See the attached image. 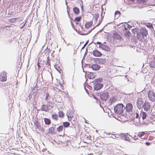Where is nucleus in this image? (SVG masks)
<instances>
[{"label":"nucleus","instance_id":"nucleus-1","mask_svg":"<svg viewBox=\"0 0 155 155\" xmlns=\"http://www.w3.org/2000/svg\"><path fill=\"white\" fill-rule=\"evenodd\" d=\"M125 109V107L124 104L121 103L118 104L114 107V110L115 113L120 114H122Z\"/></svg>","mask_w":155,"mask_h":155},{"label":"nucleus","instance_id":"nucleus-2","mask_svg":"<svg viewBox=\"0 0 155 155\" xmlns=\"http://www.w3.org/2000/svg\"><path fill=\"white\" fill-rule=\"evenodd\" d=\"M148 34L147 31L145 28H142L140 30L137 35V38L140 41L144 38V37H147Z\"/></svg>","mask_w":155,"mask_h":155},{"label":"nucleus","instance_id":"nucleus-3","mask_svg":"<svg viewBox=\"0 0 155 155\" xmlns=\"http://www.w3.org/2000/svg\"><path fill=\"white\" fill-rule=\"evenodd\" d=\"M109 93L108 92H105L102 94H100V98L103 101H106L109 99Z\"/></svg>","mask_w":155,"mask_h":155},{"label":"nucleus","instance_id":"nucleus-4","mask_svg":"<svg viewBox=\"0 0 155 155\" xmlns=\"http://www.w3.org/2000/svg\"><path fill=\"white\" fill-rule=\"evenodd\" d=\"M7 75L5 71H3L0 73V81L4 82L6 81Z\"/></svg>","mask_w":155,"mask_h":155},{"label":"nucleus","instance_id":"nucleus-5","mask_svg":"<svg viewBox=\"0 0 155 155\" xmlns=\"http://www.w3.org/2000/svg\"><path fill=\"white\" fill-rule=\"evenodd\" d=\"M133 106L132 104L130 103H128L126 105L125 107L126 111L127 112H131L133 109Z\"/></svg>","mask_w":155,"mask_h":155},{"label":"nucleus","instance_id":"nucleus-6","mask_svg":"<svg viewBox=\"0 0 155 155\" xmlns=\"http://www.w3.org/2000/svg\"><path fill=\"white\" fill-rule=\"evenodd\" d=\"M150 105L148 101H146L142 105V107L143 108L144 110L145 111H148L150 108Z\"/></svg>","mask_w":155,"mask_h":155},{"label":"nucleus","instance_id":"nucleus-7","mask_svg":"<svg viewBox=\"0 0 155 155\" xmlns=\"http://www.w3.org/2000/svg\"><path fill=\"white\" fill-rule=\"evenodd\" d=\"M93 55L96 57H100L102 55L101 52L95 49L92 52Z\"/></svg>","mask_w":155,"mask_h":155},{"label":"nucleus","instance_id":"nucleus-8","mask_svg":"<svg viewBox=\"0 0 155 155\" xmlns=\"http://www.w3.org/2000/svg\"><path fill=\"white\" fill-rule=\"evenodd\" d=\"M148 97L150 98H151V100L152 101H155V94L153 91H150L148 93Z\"/></svg>","mask_w":155,"mask_h":155},{"label":"nucleus","instance_id":"nucleus-9","mask_svg":"<svg viewBox=\"0 0 155 155\" xmlns=\"http://www.w3.org/2000/svg\"><path fill=\"white\" fill-rule=\"evenodd\" d=\"M99 48L102 49L107 51L109 52L110 51V49L108 46L104 45L101 44L99 45Z\"/></svg>","mask_w":155,"mask_h":155},{"label":"nucleus","instance_id":"nucleus-10","mask_svg":"<svg viewBox=\"0 0 155 155\" xmlns=\"http://www.w3.org/2000/svg\"><path fill=\"white\" fill-rule=\"evenodd\" d=\"M94 61L96 63L98 62L100 64H104L106 62L105 59L103 58H95L94 59Z\"/></svg>","mask_w":155,"mask_h":155},{"label":"nucleus","instance_id":"nucleus-11","mask_svg":"<svg viewBox=\"0 0 155 155\" xmlns=\"http://www.w3.org/2000/svg\"><path fill=\"white\" fill-rule=\"evenodd\" d=\"M66 115L68 119L69 118H71V119H69L68 120L70 121L71 120V119L73 117V112L71 110H69L67 111Z\"/></svg>","mask_w":155,"mask_h":155},{"label":"nucleus","instance_id":"nucleus-12","mask_svg":"<svg viewBox=\"0 0 155 155\" xmlns=\"http://www.w3.org/2000/svg\"><path fill=\"white\" fill-rule=\"evenodd\" d=\"M103 79L101 78H98L94 79L92 82L94 84H94L97 85L100 84H102L100 82H101Z\"/></svg>","mask_w":155,"mask_h":155},{"label":"nucleus","instance_id":"nucleus-13","mask_svg":"<svg viewBox=\"0 0 155 155\" xmlns=\"http://www.w3.org/2000/svg\"><path fill=\"white\" fill-rule=\"evenodd\" d=\"M92 69L94 71H98L99 70L101 66L99 65L96 64H93L91 66Z\"/></svg>","mask_w":155,"mask_h":155},{"label":"nucleus","instance_id":"nucleus-14","mask_svg":"<svg viewBox=\"0 0 155 155\" xmlns=\"http://www.w3.org/2000/svg\"><path fill=\"white\" fill-rule=\"evenodd\" d=\"M49 106L48 104H43L41 107V111L47 112L49 110Z\"/></svg>","mask_w":155,"mask_h":155},{"label":"nucleus","instance_id":"nucleus-15","mask_svg":"<svg viewBox=\"0 0 155 155\" xmlns=\"http://www.w3.org/2000/svg\"><path fill=\"white\" fill-rule=\"evenodd\" d=\"M103 84H100L97 85L94 84V91L98 90L102 88L103 87Z\"/></svg>","mask_w":155,"mask_h":155},{"label":"nucleus","instance_id":"nucleus-16","mask_svg":"<svg viewBox=\"0 0 155 155\" xmlns=\"http://www.w3.org/2000/svg\"><path fill=\"white\" fill-rule=\"evenodd\" d=\"M95 76V73L92 72H88V74H87V77L89 79H92L94 78Z\"/></svg>","mask_w":155,"mask_h":155},{"label":"nucleus","instance_id":"nucleus-17","mask_svg":"<svg viewBox=\"0 0 155 155\" xmlns=\"http://www.w3.org/2000/svg\"><path fill=\"white\" fill-rule=\"evenodd\" d=\"M142 100L141 99H138L137 102V107L140 109L142 107L143 102Z\"/></svg>","mask_w":155,"mask_h":155},{"label":"nucleus","instance_id":"nucleus-18","mask_svg":"<svg viewBox=\"0 0 155 155\" xmlns=\"http://www.w3.org/2000/svg\"><path fill=\"white\" fill-rule=\"evenodd\" d=\"M21 65L22 63H20V61L19 60H18L16 63V71L18 70V71H19Z\"/></svg>","mask_w":155,"mask_h":155},{"label":"nucleus","instance_id":"nucleus-19","mask_svg":"<svg viewBox=\"0 0 155 155\" xmlns=\"http://www.w3.org/2000/svg\"><path fill=\"white\" fill-rule=\"evenodd\" d=\"M34 124L37 129L40 130L41 128V124L38 123V120H35L34 121Z\"/></svg>","mask_w":155,"mask_h":155},{"label":"nucleus","instance_id":"nucleus-20","mask_svg":"<svg viewBox=\"0 0 155 155\" xmlns=\"http://www.w3.org/2000/svg\"><path fill=\"white\" fill-rule=\"evenodd\" d=\"M113 36L114 38L117 39L119 40H121L122 39V37L121 36L116 33H114Z\"/></svg>","mask_w":155,"mask_h":155},{"label":"nucleus","instance_id":"nucleus-21","mask_svg":"<svg viewBox=\"0 0 155 155\" xmlns=\"http://www.w3.org/2000/svg\"><path fill=\"white\" fill-rule=\"evenodd\" d=\"M73 11L76 15H78L80 12L79 8L77 7H75L73 8Z\"/></svg>","mask_w":155,"mask_h":155},{"label":"nucleus","instance_id":"nucleus-22","mask_svg":"<svg viewBox=\"0 0 155 155\" xmlns=\"http://www.w3.org/2000/svg\"><path fill=\"white\" fill-rule=\"evenodd\" d=\"M140 29L139 28H135L132 30V33L134 35H137L139 31H140Z\"/></svg>","mask_w":155,"mask_h":155},{"label":"nucleus","instance_id":"nucleus-23","mask_svg":"<svg viewBox=\"0 0 155 155\" xmlns=\"http://www.w3.org/2000/svg\"><path fill=\"white\" fill-rule=\"evenodd\" d=\"M92 23L93 22L92 21L88 22L87 23H86L85 25L86 28L87 29L89 28L90 27H91Z\"/></svg>","mask_w":155,"mask_h":155},{"label":"nucleus","instance_id":"nucleus-24","mask_svg":"<svg viewBox=\"0 0 155 155\" xmlns=\"http://www.w3.org/2000/svg\"><path fill=\"white\" fill-rule=\"evenodd\" d=\"M101 21H99V23L95 27H94L93 28H92V29L90 31H89L88 33H82L81 34V35H87V34H88L90 33L91 32V31L92 30H93L96 27L98 26L101 24Z\"/></svg>","mask_w":155,"mask_h":155},{"label":"nucleus","instance_id":"nucleus-25","mask_svg":"<svg viewBox=\"0 0 155 155\" xmlns=\"http://www.w3.org/2000/svg\"><path fill=\"white\" fill-rule=\"evenodd\" d=\"M44 121L46 125H49L51 124V120H50L48 118H45Z\"/></svg>","mask_w":155,"mask_h":155},{"label":"nucleus","instance_id":"nucleus-26","mask_svg":"<svg viewBox=\"0 0 155 155\" xmlns=\"http://www.w3.org/2000/svg\"><path fill=\"white\" fill-rule=\"evenodd\" d=\"M117 101L116 99L114 97H111L109 101V103L110 105L112 104L113 102H115Z\"/></svg>","mask_w":155,"mask_h":155},{"label":"nucleus","instance_id":"nucleus-27","mask_svg":"<svg viewBox=\"0 0 155 155\" xmlns=\"http://www.w3.org/2000/svg\"><path fill=\"white\" fill-rule=\"evenodd\" d=\"M54 127H52L49 129V133L51 135L54 134Z\"/></svg>","mask_w":155,"mask_h":155},{"label":"nucleus","instance_id":"nucleus-28","mask_svg":"<svg viewBox=\"0 0 155 155\" xmlns=\"http://www.w3.org/2000/svg\"><path fill=\"white\" fill-rule=\"evenodd\" d=\"M121 135L122 136V137L125 138L124 139L125 140L129 141L130 140V138L127 135L124 134H122Z\"/></svg>","mask_w":155,"mask_h":155},{"label":"nucleus","instance_id":"nucleus-29","mask_svg":"<svg viewBox=\"0 0 155 155\" xmlns=\"http://www.w3.org/2000/svg\"><path fill=\"white\" fill-rule=\"evenodd\" d=\"M70 124V123L68 122H64L63 123V126L64 127L66 128L69 127Z\"/></svg>","mask_w":155,"mask_h":155},{"label":"nucleus","instance_id":"nucleus-30","mask_svg":"<svg viewBox=\"0 0 155 155\" xmlns=\"http://www.w3.org/2000/svg\"><path fill=\"white\" fill-rule=\"evenodd\" d=\"M54 68L59 73H61V68L60 67V66H59L58 64H55L54 65Z\"/></svg>","mask_w":155,"mask_h":155},{"label":"nucleus","instance_id":"nucleus-31","mask_svg":"<svg viewBox=\"0 0 155 155\" xmlns=\"http://www.w3.org/2000/svg\"><path fill=\"white\" fill-rule=\"evenodd\" d=\"M51 117L53 119L56 121H57L58 120V116L56 114H52Z\"/></svg>","mask_w":155,"mask_h":155},{"label":"nucleus","instance_id":"nucleus-32","mask_svg":"<svg viewBox=\"0 0 155 155\" xmlns=\"http://www.w3.org/2000/svg\"><path fill=\"white\" fill-rule=\"evenodd\" d=\"M120 11L118 10L116 11L115 12V17L116 18H117L120 14Z\"/></svg>","mask_w":155,"mask_h":155},{"label":"nucleus","instance_id":"nucleus-33","mask_svg":"<svg viewBox=\"0 0 155 155\" xmlns=\"http://www.w3.org/2000/svg\"><path fill=\"white\" fill-rule=\"evenodd\" d=\"M59 116L61 118H63L64 116V114L62 111H59L58 112Z\"/></svg>","mask_w":155,"mask_h":155},{"label":"nucleus","instance_id":"nucleus-34","mask_svg":"<svg viewBox=\"0 0 155 155\" xmlns=\"http://www.w3.org/2000/svg\"><path fill=\"white\" fill-rule=\"evenodd\" d=\"M150 66V67L152 68H155V62L154 61H151L149 63Z\"/></svg>","mask_w":155,"mask_h":155},{"label":"nucleus","instance_id":"nucleus-35","mask_svg":"<svg viewBox=\"0 0 155 155\" xmlns=\"http://www.w3.org/2000/svg\"><path fill=\"white\" fill-rule=\"evenodd\" d=\"M63 128V127L62 125H61L59 126L57 129V130L59 132L62 131Z\"/></svg>","mask_w":155,"mask_h":155},{"label":"nucleus","instance_id":"nucleus-36","mask_svg":"<svg viewBox=\"0 0 155 155\" xmlns=\"http://www.w3.org/2000/svg\"><path fill=\"white\" fill-rule=\"evenodd\" d=\"M51 98V96H49V95L48 93V92H47L46 94V97L45 100L46 101H48V100H50V99Z\"/></svg>","mask_w":155,"mask_h":155},{"label":"nucleus","instance_id":"nucleus-37","mask_svg":"<svg viewBox=\"0 0 155 155\" xmlns=\"http://www.w3.org/2000/svg\"><path fill=\"white\" fill-rule=\"evenodd\" d=\"M147 116V113L144 112H142V119L143 120L145 119L146 118Z\"/></svg>","mask_w":155,"mask_h":155},{"label":"nucleus","instance_id":"nucleus-38","mask_svg":"<svg viewBox=\"0 0 155 155\" xmlns=\"http://www.w3.org/2000/svg\"><path fill=\"white\" fill-rule=\"evenodd\" d=\"M66 4L67 5V13L68 15V17L70 18L71 20H73V19H72L71 18V17H70V16L69 15V12L70 9L69 8L68 6L67 5V2H66Z\"/></svg>","mask_w":155,"mask_h":155},{"label":"nucleus","instance_id":"nucleus-39","mask_svg":"<svg viewBox=\"0 0 155 155\" xmlns=\"http://www.w3.org/2000/svg\"><path fill=\"white\" fill-rule=\"evenodd\" d=\"M94 20L95 21H97V19L99 17V14L98 13H95L94 15Z\"/></svg>","mask_w":155,"mask_h":155},{"label":"nucleus","instance_id":"nucleus-40","mask_svg":"<svg viewBox=\"0 0 155 155\" xmlns=\"http://www.w3.org/2000/svg\"><path fill=\"white\" fill-rule=\"evenodd\" d=\"M146 26L147 27L150 28V29H153V27L152 25L150 23H148L146 25Z\"/></svg>","mask_w":155,"mask_h":155},{"label":"nucleus","instance_id":"nucleus-41","mask_svg":"<svg viewBox=\"0 0 155 155\" xmlns=\"http://www.w3.org/2000/svg\"><path fill=\"white\" fill-rule=\"evenodd\" d=\"M81 17L80 16L79 17H78L75 18L74 20V21H76L77 22H79L80 21L81 19Z\"/></svg>","mask_w":155,"mask_h":155},{"label":"nucleus","instance_id":"nucleus-42","mask_svg":"<svg viewBox=\"0 0 155 155\" xmlns=\"http://www.w3.org/2000/svg\"><path fill=\"white\" fill-rule=\"evenodd\" d=\"M50 60L49 57L47 58V62L46 63V64L48 66H50Z\"/></svg>","mask_w":155,"mask_h":155},{"label":"nucleus","instance_id":"nucleus-43","mask_svg":"<svg viewBox=\"0 0 155 155\" xmlns=\"http://www.w3.org/2000/svg\"><path fill=\"white\" fill-rule=\"evenodd\" d=\"M137 3H144L146 2V0H137Z\"/></svg>","mask_w":155,"mask_h":155},{"label":"nucleus","instance_id":"nucleus-44","mask_svg":"<svg viewBox=\"0 0 155 155\" xmlns=\"http://www.w3.org/2000/svg\"><path fill=\"white\" fill-rule=\"evenodd\" d=\"M17 19V18L10 19L8 20V21L12 23H14L16 21Z\"/></svg>","mask_w":155,"mask_h":155},{"label":"nucleus","instance_id":"nucleus-45","mask_svg":"<svg viewBox=\"0 0 155 155\" xmlns=\"http://www.w3.org/2000/svg\"><path fill=\"white\" fill-rule=\"evenodd\" d=\"M131 34L130 31H127L125 33V35L127 37H129L130 35Z\"/></svg>","mask_w":155,"mask_h":155},{"label":"nucleus","instance_id":"nucleus-46","mask_svg":"<svg viewBox=\"0 0 155 155\" xmlns=\"http://www.w3.org/2000/svg\"><path fill=\"white\" fill-rule=\"evenodd\" d=\"M145 134V133L144 132H142L140 133H139L138 134V136L140 137L143 136Z\"/></svg>","mask_w":155,"mask_h":155},{"label":"nucleus","instance_id":"nucleus-47","mask_svg":"<svg viewBox=\"0 0 155 155\" xmlns=\"http://www.w3.org/2000/svg\"><path fill=\"white\" fill-rule=\"evenodd\" d=\"M89 42V40L87 41L86 42V43L84 44V46L81 49H83L84 48L85 46Z\"/></svg>","mask_w":155,"mask_h":155},{"label":"nucleus","instance_id":"nucleus-48","mask_svg":"<svg viewBox=\"0 0 155 155\" xmlns=\"http://www.w3.org/2000/svg\"><path fill=\"white\" fill-rule=\"evenodd\" d=\"M150 119L151 120H153L155 119V115L154 114L151 115L150 116Z\"/></svg>","mask_w":155,"mask_h":155},{"label":"nucleus","instance_id":"nucleus-49","mask_svg":"<svg viewBox=\"0 0 155 155\" xmlns=\"http://www.w3.org/2000/svg\"><path fill=\"white\" fill-rule=\"evenodd\" d=\"M46 101L47 102V104H53L50 100H48V101Z\"/></svg>","mask_w":155,"mask_h":155},{"label":"nucleus","instance_id":"nucleus-50","mask_svg":"<svg viewBox=\"0 0 155 155\" xmlns=\"http://www.w3.org/2000/svg\"><path fill=\"white\" fill-rule=\"evenodd\" d=\"M71 25H72V26L73 28L76 31H77V30H76V29H75V27L74 26V25H73V23H72V22L71 21Z\"/></svg>","mask_w":155,"mask_h":155},{"label":"nucleus","instance_id":"nucleus-51","mask_svg":"<svg viewBox=\"0 0 155 155\" xmlns=\"http://www.w3.org/2000/svg\"><path fill=\"white\" fill-rule=\"evenodd\" d=\"M145 144L146 146H149L151 144V143L149 142H146Z\"/></svg>","mask_w":155,"mask_h":155},{"label":"nucleus","instance_id":"nucleus-52","mask_svg":"<svg viewBox=\"0 0 155 155\" xmlns=\"http://www.w3.org/2000/svg\"><path fill=\"white\" fill-rule=\"evenodd\" d=\"M35 87H36V86H35L34 87V88H33L32 89V91H33V92H34V93H35L36 92V91H37V90L36 89V90H35Z\"/></svg>","mask_w":155,"mask_h":155},{"label":"nucleus","instance_id":"nucleus-53","mask_svg":"<svg viewBox=\"0 0 155 155\" xmlns=\"http://www.w3.org/2000/svg\"><path fill=\"white\" fill-rule=\"evenodd\" d=\"M127 28H129V29H130V28H132V26L130 25H129L128 24H127Z\"/></svg>","mask_w":155,"mask_h":155},{"label":"nucleus","instance_id":"nucleus-54","mask_svg":"<svg viewBox=\"0 0 155 155\" xmlns=\"http://www.w3.org/2000/svg\"><path fill=\"white\" fill-rule=\"evenodd\" d=\"M124 79L126 81H127V82L130 81L128 78H127L126 76L125 77Z\"/></svg>","mask_w":155,"mask_h":155},{"label":"nucleus","instance_id":"nucleus-55","mask_svg":"<svg viewBox=\"0 0 155 155\" xmlns=\"http://www.w3.org/2000/svg\"><path fill=\"white\" fill-rule=\"evenodd\" d=\"M139 115L138 113H136V116H135V118L136 119H138L139 118Z\"/></svg>","mask_w":155,"mask_h":155},{"label":"nucleus","instance_id":"nucleus-56","mask_svg":"<svg viewBox=\"0 0 155 155\" xmlns=\"http://www.w3.org/2000/svg\"><path fill=\"white\" fill-rule=\"evenodd\" d=\"M26 22H25L24 24H23L20 27L21 29L25 27V25Z\"/></svg>","mask_w":155,"mask_h":155},{"label":"nucleus","instance_id":"nucleus-57","mask_svg":"<svg viewBox=\"0 0 155 155\" xmlns=\"http://www.w3.org/2000/svg\"><path fill=\"white\" fill-rule=\"evenodd\" d=\"M38 69H39L41 67L40 65H39V63L38 62Z\"/></svg>","mask_w":155,"mask_h":155},{"label":"nucleus","instance_id":"nucleus-58","mask_svg":"<svg viewBox=\"0 0 155 155\" xmlns=\"http://www.w3.org/2000/svg\"><path fill=\"white\" fill-rule=\"evenodd\" d=\"M48 106H49V107H53V104H48Z\"/></svg>","mask_w":155,"mask_h":155},{"label":"nucleus","instance_id":"nucleus-59","mask_svg":"<svg viewBox=\"0 0 155 155\" xmlns=\"http://www.w3.org/2000/svg\"><path fill=\"white\" fill-rule=\"evenodd\" d=\"M103 28L102 29H101L100 30V31H99L97 32V34L98 33H100V32H102V31H103Z\"/></svg>","mask_w":155,"mask_h":155},{"label":"nucleus","instance_id":"nucleus-60","mask_svg":"<svg viewBox=\"0 0 155 155\" xmlns=\"http://www.w3.org/2000/svg\"><path fill=\"white\" fill-rule=\"evenodd\" d=\"M96 43L97 44H99V45H100L101 44H103L101 42H96Z\"/></svg>","mask_w":155,"mask_h":155},{"label":"nucleus","instance_id":"nucleus-61","mask_svg":"<svg viewBox=\"0 0 155 155\" xmlns=\"http://www.w3.org/2000/svg\"><path fill=\"white\" fill-rule=\"evenodd\" d=\"M84 89H85V90L86 93H87L88 94H89V92H88V90L85 87H84Z\"/></svg>","mask_w":155,"mask_h":155},{"label":"nucleus","instance_id":"nucleus-62","mask_svg":"<svg viewBox=\"0 0 155 155\" xmlns=\"http://www.w3.org/2000/svg\"><path fill=\"white\" fill-rule=\"evenodd\" d=\"M81 10L83 11V5H82L81 6Z\"/></svg>","mask_w":155,"mask_h":155},{"label":"nucleus","instance_id":"nucleus-63","mask_svg":"<svg viewBox=\"0 0 155 155\" xmlns=\"http://www.w3.org/2000/svg\"><path fill=\"white\" fill-rule=\"evenodd\" d=\"M88 88H89V89H91V88H92V87L90 86V85H88Z\"/></svg>","mask_w":155,"mask_h":155},{"label":"nucleus","instance_id":"nucleus-64","mask_svg":"<svg viewBox=\"0 0 155 155\" xmlns=\"http://www.w3.org/2000/svg\"><path fill=\"white\" fill-rule=\"evenodd\" d=\"M134 139L135 140H137V138H136V136H135L134 137Z\"/></svg>","mask_w":155,"mask_h":155}]
</instances>
